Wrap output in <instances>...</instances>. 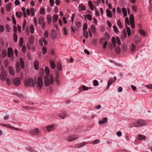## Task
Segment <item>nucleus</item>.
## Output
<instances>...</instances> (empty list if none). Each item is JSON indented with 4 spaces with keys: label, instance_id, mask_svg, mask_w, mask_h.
<instances>
[{
    "label": "nucleus",
    "instance_id": "obj_1",
    "mask_svg": "<svg viewBox=\"0 0 152 152\" xmlns=\"http://www.w3.org/2000/svg\"><path fill=\"white\" fill-rule=\"evenodd\" d=\"M36 77L34 80V81L32 78H29L28 79L26 80L25 81V85L26 86H30L32 87H34L35 84L37 83L38 87L39 88H41L43 85V82L41 77H38L37 81L36 82Z\"/></svg>",
    "mask_w": 152,
    "mask_h": 152
},
{
    "label": "nucleus",
    "instance_id": "obj_2",
    "mask_svg": "<svg viewBox=\"0 0 152 152\" xmlns=\"http://www.w3.org/2000/svg\"><path fill=\"white\" fill-rule=\"evenodd\" d=\"M54 82V79L52 75L50 76H45L44 79V83L45 85L48 86L50 85H52Z\"/></svg>",
    "mask_w": 152,
    "mask_h": 152
},
{
    "label": "nucleus",
    "instance_id": "obj_3",
    "mask_svg": "<svg viewBox=\"0 0 152 152\" xmlns=\"http://www.w3.org/2000/svg\"><path fill=\"white\" fill-rule=\"evenodd\" d=\"M146 122L142 119H138L133 123L134 126L136 127H140L146 125Z\"/></svg>",
    "mask_w": 152,
    "mask_h": 152
},
{
    "label": "nucleus",
    "instance_id": "obj_4",
    "mask_svg": "<svg viewBox=\"0 0 152 152\" xmlns=\"http://www.w3.org/2000/svg\"><path fill=\"white\" fill-rule=\"evenodd\" d=\"M78 137L76 135H70L65 138V140L68 142H72L74 140L78 138Z\"/></svg>",
    "mask_w": 152,
    "mask_h": 152
},
{
    "label": "nucleus",
    "instance_id": "obj_5",
    "mask_svg": "<svg viewBox=\"0 0 152 152\" xmlns=\"http://www.w3.org/2000/svg\"><path fill=\"white\" fill-rule=\"evenodd\" d=\"M0 125L3 126L7 128H11V129H13L17 131L20 132L22 130L21 129H20L18 128H16L13 127L8 124H0Z\"/></svg>",
    "mask_w": 152,
    "mask_h": 152
},
{
    "label": "nucleus",
    "instance_id": "obj_6",
    "mask_svg": "<svg viewBox=\"0 0 152 152\" xmlns=\"http://www.w3.org/2000/svg\"><path fill=\"white\" fill-rule=\"evenodd\" d=\"M130 22L132 28H134L135 24L134 23V18L132 14L131 15L129 18Z\"/></svg>",
    "mask_w": 152,
    "mask_h": 152
},
{
    "label": "nucleus",
    "instance_id": "obj_7",
    "mask_svg": "<svg viewBox=\"0 0 152 152\" xmlns=\"http://www.w3.org/2000/svg\"><path fill=\"white\" fill-rule=\"evenodd\" d=\"M29 133L32 135H37L39 133V131L37 129H34L30 130Z\"/></svg>",
    "mask_w": 152,
    "mask_h": 152
},
{
    "label": "nucleus",
    "instance_id": "obj_8",
    "mask_svg": "<svg viewBox=\"0 0 152 152\" xmlns=\"http://www.w3.org/2000/svg\"><path fill=\"white\" fill-rule=\"evenodd\" d=\"M0 75L1 80L2 81H4L7 76L6 72L4 71H2Z\"/></svg>",
    "mask_w": 152,
    "mask_h": 152
},
{
    "label": "nucleus",
    "instance_id": "obj_9",
    "mask_svg": "<svg viewBox=\"0 0 152 152\" xmlns=\"http://www.w3.org/2000/svg\"><path fill=\"white\" fill-rule=\"evenodd\" d=\"M56 127L55 125L53 124L51 125H49L47 127V131L48 132H50L55 130Z\"/></svg>",
    "mask_w": 152,
    "mask_h": 152
},
{
    "label": "nucleus",
    "instance_id": "obj_10",
    "mask_svg": "<svg viewBox=\"0 0 152 152\" xmlns=\"http://www.w3.org/2000/svg\"><path fill=\"white\" fill-rule=\"evenodd\" d=\"M13 82L14 85L17 86H19L20 84V81L19 77H16L14 79Z\"/></svg>",
    "mask_w": 152,
    "mask_h": 152
},
{
    "label": "nucleus",
    "instance_id": "obj_11",
    "mask_svg": "<svg viewBox=\"0 0 152 152\" xmlns=\"http://www.w3.org/2000/svg\"><path fill=\"white\" fill-rule=\"evenodd\" d=\"M14 52L13 50L11 48H9L8 49V57L12 58Z\"/></svg>",
    "mask_w": 152,
    "mask_h": 152
},
{
    "label": "nucleus",
    "instance_id": "obj_12",
    "mask_svg": "<svg viewBox=\"0 0 152 152\" xmlns=\"http://www.w3.org/2000/svg\"><path fill=\"white\" fill-rule=\"evenodd\" d=\"M88 142H83L75 145V146L76 148H79L83 146L86 145L88 144Z\"/></svg>",
    "mask_w": 152,
    "mask_h": 152
},
{
    "label": "nucleus",
    "instance_id": "obj_13",
    "mask_svg": "<svg viewBox=\"0 0 152 152\" xmlns=\"http://www.w3.org/2000/svg\"><path fill=\"white\" fill-rule=\"evenodd\" d=\"M21 69L20 64L19 62L17 61L16 64V70L17 73H19Z\"/></svg>",
    "mask_w": 152,
    "mask_h": 152
},
{
    "label": "nucleus",
    "instance_id": "obj_14",
    "mask_svg": "<svg viewBox=\"0 0 152 152\" xmlns=\"http://www.w3.org/2000/svg\"><path fill=\"white\" fill-rule=\"evenodd\" d=\"M38 22L39 24L41 25L42 24L45 23L43 17L42 16H40L38 20Z\"/></svg>",
    "mask_w": 152,
    "mask_h": 152
},
{
    "label": "nucleus",
    "instance_id": "obj_15",
    "mask_svg": "<svg viewBox=\"0 0 152 152\" xmlns=\"http://www.w3.org/2000/svg\"><path fill=\"white\" fill-rule=\"evenodd\" d=\"M50 34L52 39H55L57 35L56 32L54 30H52L51 31Z\"/></svg>",
    "mask_w": 152,
    "mask_h": 152
},
{
    "label": "nucleus",
    "instance_id": "obj_16",
    "mask_svg": "<svg viewBox=\"0 0 152 152\" xmlns=\"http://www.w3.org/2000/svg\"><path fill=\"white\" fill-rule=\"evenodd\" d=\"M146 138V137L141 134H139L138 135L137 137V139L138 140L141 141L143 140H145Z\"/></svg>",
    "mask_w": 152,
    "mask_h": 152
},
{
    "label": "nucleus",
    "instance_id": "obj_17",
    "mask_svg": "<svg viewBox=\"0 0 152 152\" xmlns=\"http://www.w3.org/2000/svg\"><path fill=\"white\" fill-rule=\"evenodd\" d=\"M141 39L139 38L138 36L136 35L134 38V41L136 44L139 43Z\"/></svg>",
    "mask_w": 152,
    "mask_h": 152
},
{
    "label": "nucleus",
    "instance_id": "obj_18",
    "mask_svg": "<svg viewBox=\"0 0 152 152\" xmlns=\"http://www.w3.org/2000/svg\"><path fill=\"white\" fill-rule=\"evenodd\" d=\"M9 70L10 74L12 75H15V72L14 69L11 66H10L9 68Z\"/></svg>",
    "mask_w": 152,
    "mask_h": 152
},
{
    "label": "nucleus",
    "instance_id": "obj_19",
    "mask_svg": "<svg viewBox=\"0 0 152 152\" xmlns=\"http://www.w3.org/2000/svg\"><path fill=\"white\" fill-rule=\"evenodd\" d=\"M107 121V117L104 118L102 120L99 121V124H102L106 122Z\"/></svg>",
    "mask_w": 152,
    "mask_h": 152
},
{
    "label": "nucleus",
    "instance_id": "obj_20",
    "mask_svg": "<svg viewBox=\"0 0 152 152\" xmlns=\"http://www.w3.org/2000/svg\"><path fill=\"white\" fill-rule=\"evenodd\" d=\"M50 64L51 67L52 69H54L56 67V64L53 60H51L50 61Z\"/></svg>",
    "mask_w": 152,
    "mask_h": 152
},
{
    "label": "nucleus",
    "instance_id": "obj_21",
    "mask_svg": "<svg viewBox=\"0 0 152 152\" xmlns=\"http://www.w3.org/2000/svg\"><path fill=\"white\" fill-rule=\"evenodd\" d=\"M106 12L107 13V16L110 18H111L112 16V12L111 11L109 10V9H107L106 10Z\"/></svg>",
    "mask_w": 152,
    "mask_h": 152
},
{
    "label": "nucleus",
    "instance_id": "obj_22",
    "mask_svg": "<svg viewBox=\"0 0 152 152\" xmlns=\"http://www.w3.org/2000/svg\"><path fill=\"white\" fill-rule=\"evenodd\" d=\"M34 65L36 69L37 70L39 69V63L37 61H35L34 62Z\"/></svg>",
    "mask_w": 152,
    "mask_h": 152
},
{
    "label": "nucleus",
    "instance_id": "obj_23",
    "mask_svg": "<svg viewBox=\"0 0 152 152\" xmlns=\"http://www.w3.org/2000/svg\"><path fill=\"white\" fill-rule=\"evenodd\" d=\"M114 80L113 78H111L110 79L108 82L107 88H108L110 85L112 83L114 82Z\"/></svg>",
    "mask_w": 152,
    "mask_h": 152
},
{
    "label": "nucleus",
    "instance_id": "obj_24",
    "mask_svg": "<svg viewBox=\"0 0 152 152\" xmlns=\"http://www.w3.org/2000/svg\"><path fill=\"white\" fill-rule=\"evenodd\" d=\"M20 61L21 65V67L22 69H23L24 67V62L23 59L21 58H20Z\"/></svg>",
    "mask_w": 152,
    "mask_h": 152
},
{
    "label": "nucleus",
    "instance_id": "obj_25",
    "mask_svg": "<svg viewBox=\"0 0 152 152\" xmlns=\"http://www.w3.org/2000/svg\"><path fill=\"white\" fill-rule=\"evenodd\" d=\"M136 49V46L134 43L132 44L131 46L130 47V50L131 52H134Z\"/></svg>",
    "mask_w": 152,
    "mask_h": 152
},
{
    "label": "nucleus",
    "instance_id": "obj_26",
    "mask_svg": "<svg viewBox=\"0 0 152 152\" xmlns=\"http://www.w3.org/2000/svg\"><path fill=\"white\" fill-rule=\"evenodd\" d=\"M111 41L113 45V47L114 48H115L116 43V40L115 38L114 37H113L112 38Z\"/></svg>",
    "mask_w": 152,
    "mask_h": 152
},
{
    "label": "nucleus",
    "instance_id": "obj_27",
    "mask_svg": "<svg viewBox=\"0 0 152 152\" xmlns=\"http://www.w3.org/2000/svg\"><path fill=\"white\" fill-rule=\"evenodd\" d=\"M88 4L90 8V9L92 10H93L94 9V7L93 5L92 2L91 1V0L89 1L88 2Z\"/></svg>",
    "mask_w": 152,
    "mask_h": 152
},
{
    "label": "nucleus",
    "instance_id": "obj_28",
    "mask_svg": "<svg viewBox=\"0 0 152 152\" xmlns=\"http://www.w3.org/2000/svg\"><path fill=\"white\" fill-rule=\"evenodd\" d=\"M12 4L10 3H8L6 6V10L7 11H9L11 8Z\"/></svg>",
    "mask_w": 152,
    "mask_h": 152
},
{
    "label": "nucleus",
    "instance_id": "obj_29",
    "mask_svg": "<svg viewBox=\"0 0 152 152\" xmlns=\"http://www.w3.org/2000/svg\"><path fill=\"white\" fill-rule=\"evenodd\" d=\"M23 107L27 110H33L34 109H36V108L34 107H28L27 106H23Z\"/></svg>",
    "mask_w": 152,
    "mask_h": 152
},
{
    "label": "nucleus",
    "instance_id": "obj_30",
    "mask_svg": "<svg viewBox=\"0 0 152 152\" xmlns=\"http://www.w3.org/2000/svg\"><path fill=\"white\" fill-rule=\"evenodd\" d=\"M65 116L66 115L64 112L61 113L58 115V116L62 119H64L65 118Z\"/></svg>",
    "mask_w": 152,
    "mask_h": 152
},
{
    "label": "nucleus",
    "instance_id": "obj_31",
    "mask_svg": "<svg viewBox=\"0 0 152 152\" xmlns=\"http://www.w3.org/2000/svg\"><path fill=\"white\" fill-rule=\"evenodd\" d=\"M58 18V16L57 15H53V23H55L57 21Z\"/></svg>",
    "mask_w": 152,
    "mask_h": 152
},
{
    "label": "nucleus",
    "instance_id": "obj_32",
    "mask_svg": "<svg viewBox=\"0 0 152 152\" xmlns=\"http://www.w3.org/2000/svg\"><path fill=\"white\" fill-rule=\"evenodd\" d=\"M16 16L19 18H21V17L23 15V13L22 12H20L19 13L18 12H16L15 13Z\"/></svg>",
    "mask_w": 152,
    "mask_h": 152
},
{
    "label": "nucleus",
    "instance_id": "obj_33",
    "mask_svg": "<svg viewBox=\"0 0 152 152\" xmlns=\"http://www.w3.org/2000/svg\"><path fill=\"white\" fill-rule=\"evenodd\" d=\"M57 67L59 71H61L62 69L61 65L60 63H58L57 64Z\"/></svg>",
    "mask_w": 152,
    "mask_h": 152
},
{
    "label": "nucleus",
    "instance_id": "obj_34",
    "mask_svg": "<svg viewBox=\"0 0 152 152\" xmlns=\"http://www.w3.org/2000/svg\"><path fill=\"white\" fill-rule=\"evenodd\" d=\"M47 22L48 24H50L52 21V18L51 16L50 15H48L47 16Z\"/></svg>",
    "mask_w": 152,
    "mask_h": 152
},
{
    "label": "nucleus",
    "instance_id": "obj_35",
    "mask_svg": "<svg viewBox=\"0 0 152 152\" xmlns=\"http://www.w3.org/2000/svg\"><path fill=\"white\" fill-rule=\"evenodd\" d=\"M45 72L47 75V76H49L50 74L49 69V68L47 66H46L45 68Z\"/></svg>",
    "mask_w": 152,
    "mask_h": 152
},
{
    "label": "nucleus",
    "instance_id": "obj_36",
    "mask_svg": "<svg viewBox=\"0 0 152 152\" xmlns=\"http://www.w3.org/2000/svg\"><path fill=\"white\" fill-rule=\"evenodd\" d=\"M127 29V32L128 36H130L131 35V29L130 28L127 26H125Z\"/></svg>",
    "mask_w": 152,
    "mask_h": 152
},
{
    "label": "nucleus",
    "instance_id": "obj_37",
    "mask_svg": "<svg viewBox=\"0 0 152 152\" xmlns=\"http://www.w3.org/2000/svg\"><path fill=\"white\" fill-rule=\"evenodd\" d=\"M39 13L40 14L43 15L45 13V9L44 8L41 7L39 10Z\"/></svg>",
    "mask_w": 152,
    "mask_h": 152
},
{
    "label": "nucleus",
    "instance_id": "obj_38",
    "mask_svg": "<svg viewBox=\"0 0 152 152\" xmlns=\"http://www.w3.org/2000/svg\"><path fill=\"white\" fill-rule=\"evenodd\" d=\"M79 7L81 9L82 11L85 10L86 9V6L83 5L82 4H80L79 5Z\"/></svg>",
    "mask_w": 152,
    "mask_h": 152
},
{
    "label": "nucleus",
    "instance_id": "obj_39",
    "mask_svg": "<svg viewBox=\"0 0 152 152\" xmlns=\"http://www.w3.org/2000/svg\"><path fill=\"white\" fill-rule=\"evenodd\" d=\"M23 43V37H21L20 38L19 40V45L20 47H21Z\"/></svg>",
    "mask_w": 152,
    "mask_h": 152
},
{
    "label": "nucleus",
    "instance_id": "obj_40",
    "mask_svg": "<svg viewBox=\"0 0 152 152\" xmlns=\"http://www.w3.org/2000/svg\"><path fill=\"white\" fill-rule=\"evenodd\" d=\"M13 37L14 41L16 42H17L18 40V37L17 34L15 33H14Z\"/></svg>",
    "mask_w": 152,
    "mask_h": 152
},
{
    "label": "nucleus",
    "instance_id": "obj_41",
    "mask_svg": "<svg viewBox=\"0 0 152 152\" xmlns=\"http://www.w3.org/2000/svg\"><path fill=\"white\" fill-rule=\"evenodd\" d=\"M82 86L84 91H87L88 89H90L91 88V87H88L85 85H83Z\"/></svg>",
    "mask_w": 152,
    "mask_h": 152
},
{
    "label": "nucleus",
    "instance_id": "obj_42",
    "mask_svg": "<svg viewBox=\"0 0 152 152\" xmlns=\"http://www.w3.org/2000/svg\"><path fill=\"white\" fill-rule=\"evenodd\" d=\"M85 18L86 19V17L88 18V19L89 20H92V16H91V15H90V14H87V15H85Z\"/></svg>",
    "mask_w": 152,
    "mask_h": 152
},
{
    "label": "nucleus",
    "instance_id": "obj_43",
    "mask_svg": "<svg viewBox=\"0 0 152 152\" xmlns=\"http://www.w3.org/2000/svg\"><path fill=\"white\" fill-rule=\"evenodd\" d=\"M91 29L93 33L94 34L96 31L95 27L93 25H92L91 27Z\"/></svg>",
    "mask_w": 152,
    "mask_h": 152
},
{
    "label": "nucleus",
    "instance_id": "obj_44",
    "mask_svg": "<svg viewBox=\"0 0 152 152\" xmlns=\"http://www.w3.org/2000/svg\"><path fill=\"white\" fill-rule=\"evenodd\" d=\"M125 26H127V24L128 25H129V19L128 17H126L125 20Z\"/></svg>",
    "mask_w": 152,
    "mask_h": 152
},
{
    "label": "nucleus",
    "instance_id": "obj_45",
    "mask_svg": "<svg viewBox=\"0 0 152 152\" xmlns=\"http://www.w3.org/2000/svg\"><path fill=\"white\" fill-rule=\"evenodd\" d=\"M122 11L124 14V15L125 16H126L127 15L126 9L125 8H123L122 9Z\"/></svg>",
    "mask_w": 152,
    "mask_h": 152
},
{
    "label": "nucleus",
    "instance_id": "obj_46",
    "mask_svg": "<svg viewBox=\"0 0 152 152\" xmlns=\"http://www.w3.org/2000/svg\"><path fill=\"white\" fill-rule=\"evenodd\" d=\"M139 32L140 33V34L142 35V36H145V32L142 29H140L139 30Z\"/></svg>",
    "mask_w": 152,
    "mask_h": 152
},
{
    "label": "nucleus",
    "instance_id": "obj_47",
    "mask_svg": "<svg viewBox=\"0 0 152 152\" xmlns=\"http://www.w3.org/2000/svg\"><path fill=\"white\" fill-rule=\"evenodd\" d=\"M117 25L120 28H122L123 27V26L122 25V23L121 22L120 20H118L117 22Z\"/></svg>",
    "mask_w": 152,
    "mask_h": 152
},
{
    "label": "nucleus",
    "instance_id": "obj_48",
    "mask_svg": "<svg viewBox=\"0 0 152 152\" xmlns=\"http://www.w3.org/2000/svg\"><path fill=\"white\" fill-rule=\"evenodd\" d=\"M7 55V52L6 50H4L2 54V57L4 58Z\"/></svg>",
    "mask_w": 152,
    "mask_h": 152
},
{
    "label": "nucleus",
    "instance_id": "obj_49",
    "mask_svg": "<svg viewBox=\"0 0 152 152\" xmlns=\"http://www.w3.org/2000/svg\"><path fill=\"white\" fill-rule=\"evenodd\" d=\"M12 19L13 22V23L14 25H16V20L15 19V16L14 15H12Z\"/></svg>",
    "mask_w": 152,
    "mask_h": 152
},
{
    "label": "nucleus",
    "instance_id": "obj_50",
    "mask_svg": "<svg viewBox=\"0 0 152 152\" xmlns=\"http://www.w3.org/2000/svg\"><path fill=\"white\" fill-rule=\"evenodd\" d=\"M87 28V26L86 23H85L83 26V30L84 31L86 30Z\"/></svg>",
    "mask_w": 152,
    "mask_h": 152
},
{
    "label": "nucleus",
    "instance_id": "obj_51",
    "mask_svg": "<svg viewBox=\"0 0 152 152\" xmlns=\"http://www.w3.org/2000/svg\"><path fill=\"white\" fill-rule=\"evenodd\" d=\"M31 32V34H33L34 31V27L33 25H31L30 27Z\"/></svg>",
    "mask_w": 152,
    "mask_h": 152
},
{
    "label": "nucleus",
    "instance_id": "obj_52",
    "mask_svg": "<svg viewBox=\"0 0 152 152\" xmlns=\"http://www.w3.org/2000/svg\"><path fill=\"white\" fill-rule=\"evenodd\" d=\"M113 29L115 32L116 33H118V30L117 28V26L115 25H114L113 27Z\"/></svg>",
    "mask_w": 152,
    "mask_h": 152
},
{
    "label": "nucleus",
    "instance_id": "obj_53",
    "mask_svg": "<svg viewBox=\"0 0 152 152\" xmlns=\"http://www.w3.org/2000/svg\"><path fill=\"white\" fill-rule=\"evenodd\" d=\"M42 42L44 43V45H46L48 44V42L47 41L45 38H43L42 39Z\"/></svg>",
    "mask_w": 152,
    "mask_h": 152
},
{
    "label": "nucleus",
    "instance_id": "obj_54",
    "mask_svg": "<svg viewBox=\"0 0 152 152\" xmlns=\"http://www.w3.org/2000/svg\"><path fill=\"white\" fill-rule=\"evenodd\" d=\"M94 86H97L99 84L98 81L96 80H94L93 81Z\"/></svg>",
    "mask_w": 152,
    "mask_h": 152
},
{
    "label": "nucleus",
    "instance_id": "obj_55",
    "mask_svg": "<svg viewBox=\"0 0 152 152\" xmlns=\"http://www.w3.org/2000/svg\"><path fill=\"white\" fill-rule=\"evenodd\" d=\"M100 142V140L99 139H96L94 140L93 142V144H96L99 143Z\"/></svg>",
    "mask_w": 152,
    "mask_h": 152
},
{
    "label": "nucleus",
    "instance_id": "obj_56",
    "mask_svg": "<svg viewBox=\"0 0 152 152\" xmlns=\"http://www.w3.org/2000/svg\"><path fill=\"white\" fill-rule=\"evenodd\" d=\"M84 36L86 38H87L88 37V33L87 31H85L84 32Z\"/></svg>",
    "mask_w": 152,
    "mask_h": 152
},
{
    "label": "nucleus",
    "instance_id": "obj_57",
    "mask_svg": "<svg viewBox=\"0 0 152 152\" xmlns=\"http://www.w3.org/2000/svg\"><path fill=\"white\" fill-rule=\"evenodd\" d=\"M26 150L29 151L30 152H33L34 151V150L30 147L27 148Z\"/></svg>",
    "mask_w": 152,
    "mask_h": 152
},
{
    "label": "nucleus",
    "instance_id": "obj_58",
    "mask_svg": "<svg viewBox=\"0 0 152 152\" xmlns=\"http://www.w3.org/2000/svg\"><path fill=\"white\" fill-rule=\"evenodd\" d=\"M115 52L117 53H119L120 52V48L118 47H117L115 49Z\"/></svg>",
    "mask_w": 152,
    "mask_h": 152
},
{
    "label": "nucleus",
    "instance_id": "obj_59",
    "mask_svg": "<svg viewBox=\"0 0 152 152\" xmlns=\"http://www.w3.org/2000/svg\"><path fill=\"white\" fill-rule=\"evenodd\" d=\"M22 51L23 53H25L26 52V47L25 45H23L22 47Z\"/></svg>",
    "mask_w": 152,
    "mask_h": 152
},
{
    "label": "nucleus",
    "instance_id": "obj_60",
    "mask_svg": "<svg viewBox=\"0 0 152 152\" xmlns=\"http://www.w3.org/2000/svg\"><path fill=\"white\" fill-rule=\"evenodd\" d=\"M33 20L35 26H37V20L35 17H34Z\"/></svg>",
    "mask_w": 152,
    "mask_h": 152
},
{
    "label": "nucleus",
    "instance_id": "obj_61",
    "mask_svg": "<svg viewBox=\"0 0 152 152\" xmlns=\"http://www.w3.org/2000/svg\"><path fill=\"white\" fill-rule=\"evenodd\" d=\"M44 36L46 38H48V33L47 31H45L44 34Z\"/></svg>",
    "mask_w": 152,
    "mask_h": 152
},
{
    "label": "nucleus",
    "instance_id": "obj_62",
    "mask_svg": "<svg viewBox=\"0 0 152 152\" xmlns=\"http://www.w3.org/2000/svg\"><path fill=\"white\" fill-rule=\"evenodd\" d=\"M50 5L52 6H53L54 4V0H50Z\"/></svg>",
    "mask_w": 152,
    "mask_h": 152
},
{
    "label": "nucleus",
    "instance_id": "obj_63",
    "mask_svg": "<svg viewBox=\"0 0 152 152\" xmlns=\"http://www.w3.org/2000/svg\"><path fill=\"white\" fill-rule=\"evenodd\" d=\"M105 39L104 38H102L99 40V42L100 44H102L104 43L103 41L105 40Z\"/></svg>",
    "mask_w": 152,
    "mask_h": 152
},
{
    "label": "nucleus",
    "instance_id": "obj_64",
    "mask_svg": "<svg viewBox=\"0 0 152 152\" xmlns=\"http://www.w3.org/2000/svg\"><path fill=\"white\" fill-rule=\"evenodd\" d=\"M76 26L78 28H80L81 27V25L80 23L77 22L76 23Z\"/></svg>",
    "mask_w": 152,
    "mask_h": 152
}]
</instances>
